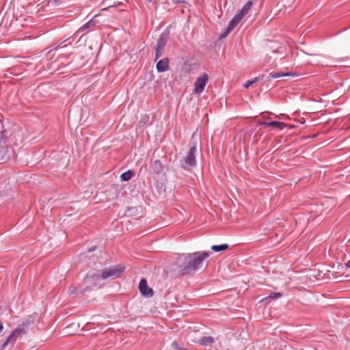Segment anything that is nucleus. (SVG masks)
Instances as JSON below:
<instances>
[{
    "label": "nucleus",
    "mask_w": 350,
    "mask_h": 350,
    "mask_svg": "<svg viewBox=\"0 0 350 350\" xmlns=\"http://www.w3.org/2000/svg\"><path fill=\"white\" fill-rule=\"evenodd\" d=\"M172 346L174 350H187L185 348H183V347H180L179 345L178 344V342H175V341L172 343Z\"/></svg>",
    "instance_id": "21"
},
{
    "label": "nucleus",
    "mask_w": 350,
    "mask_h": 350,
    "mask_svg": "<svg viewBox=\"0 0 350 350\" xmlns=\"http://www.w3.org/2000/svg\"><path fill=\"white\" fill-rule=\"evenodd\" d=\"M154 174H160L163 170V166L159 160H155L152 165Z\"/></svg>",
    "instance_id": "12"
},
{
    "label": "nucleus",
    "mask_w": 350,
    "mask_h": 350,
    "mask_svg": "<svg viewBox=\"0 0 350 350\" xmlns=\"http://www.w3.org/2000/svg\"><path fill=\"white\" fill-rule=\"evenodd\" d=\"M196 147L191 146L187 156L184 158L185 166H193L196 164L195 154L196 152Z\"/></svg>",
    "instance_id": "7"
},
{
    "label": "nucleus",
    "mask_w": 350,
    "mask_h": 350,
    "mask_svg": "<svg viewBox=\"0 0 350 350\" xmlns=\"http://www.w3.org/2000/svg\"><path fill=\"white\" fill-rule=\"evenodd\" d=\"M260 124L266 125L267 126H273L280 130L283 129L284 127V124L279 121L262 122Z\"/></svg>",
    "instance_id": "11"
},
{
    "label": "nucleus",
    "mask_w": 350,
    "mask_h": 350,
    "mask_svg": "<svg viewBox=\"0 0 350 350\" xmlns=\"http://www.w3.org/2000/svg\"><path fill=\"white\" fill-rule=\"evenodd\" d=\"M228 247V245L227 244H221L219 245H213L211 247V250L215 252H221L226 250Z\"/></svg>",
    "instance_id": "17"
},
{
    "label": "nucleus",
    "mask_w": 350,
    "mask_h": 350,
    "mask_svg": "<svg viewBox=\"0 0 350 350\" xmlns=\"http://www.w3.org/2000/svg\"><path fill=\"white\" fill-rule=\"evenodd\" d=\"M92 21H90V22H88V23H86V24L83 27V29H86V28H88V27H89V26H90V25H92Z\"/></svg>",
    "instance_id": "23"
},
{
    "label": "nucleus",
    "mask_w": 350,
    "mask_h": 350,
    "mask_svg": "<svg viewBox=\"0 0 350 350\" xmlns=\"http://www.w3.org/2000/svg\"><path fill=\"white\" fill-rule=\"evenodd\" d=\"M210 252H198L191 254H183L176 260V265L180 271L189 273L197 271L204 265L205 259L210 256Z\"/></svg>",
    "instance_id": "1"
},
{
    "label": "nucleus",
    "mask_w": 350,
    "mask_h": 350,
    "mask_svg": "<svg viewBox=\"0 0 350 350\" xmlns=\"http://www.w3.org/2000/svg\"><path fill=\"white\" fill-rule=\"evenodd\" d=\"M134 173L131 170H128L124 173H122L120 176L121 180L122 181H129L131 179L132 176H133Z\"/></svg>",
    "instance_id": "15"
},
{
    "label": "nucleus",
    "mask_w": 350,
    "mask_h": 350,
    "mask_svg": "<svg viewBox=\"0 0 350 350\" xmlns=\"http://www.w3.org/2000/svg\"><path fill=\"white\" fill-rule=\"evenodd\" d=\"M167 37H168V33H163L161 35V36H160V38H159V40H158L155 47L162 48L163 49V46L166 44V42H167Z\"/></svg>",
    "instance_id": "13"
},
{
    "label": "nucleus",
    "mask_w": 350,
    "mask_h": 350,
    "mask_svg": "<svg viewBox=\"0 0 350 350\" xmlns=\"http://www.w3.org/2000/svg\"><path fill=\"white\" fill-rule=\"evenodd\" d=\"M3 330V323L0 321V334L2 332V331Z\"/></svg>",
    "instance_id": "24"
},
{
    "label": "nucleus",
    "mask_w": 350,
    "mask_h": 350,
    "mask_svg": "<svg viewBox=\"0 0 350 350\" xmlns=\"http://www.w3.org/2000/svg\"><path fill=\"white\" fill-rule=\"evenodd\" d=\"M258 81V77H254L252 79L247 80L245 84L243 85L245 88H248L250 86H251L252 84L255 83Z\"/></svg>",
    "instance_id": "19"
},
{
    "label": "nucleus",
    "mask_w": 350,
    "mask_h": 350,
    "mask_svg": "<svg viewBox=\"0 0 350 350\" xmlns=\"http://www.w3.org/2000/svg\"><path fill=\"white\" fill-rule=\"evenodd\" d=\"M80 290H83V286H81L79 288H77L75 286H71L69 288V293L70 294H77V293H83L84 292H80Z\"/></svg>",
    "instance_id": "18"
},
{
    "label": "nucleus",
    "mask_w": 350,
    "mask_h": 350,
    "mask_svg": "<svg viewBox=\"0 0 350 350\" xmlns=\"http://www.w3.org/2000/svg\"><path fill=\"white\" fill-rule=\"evenodd\" d=\"M139 290L140 293L146 297H151L153 296V291L151 288L148 286L147 281L146 279H142L139 284Z\"/></svg>",
    "instance_id": "6"
},
{
    "label": "nucleus",
    "mask_w": 350,
    "mask_h": 350,
    "mask_svg": "<svg viewBox=\"0 0 350 350\" xmlns=\"http://www.w3.org/2000/svg\"><path fill=\"white\" fill-rule=\"evenodd\" d=\"M101 280V273L99 271H90L83 282V290H80V292H87L100 288Z\"/></svg>",
    "instance_id": "2"
},
{
    "label": "nucleus",
    "mask_w": 350,
    "mask_h": 350,
    "mask_svg": "<svg viewBox=\"0 0 350 350\" xmlns=\"http://www.w3.org/2000/svg\"><path fill=\"white\" fill-rule=\"evenodd\" d=\"M124 269V267L120 265H115L107 267L100 272L102 280H104L108 278H117L123 272Z\"/></svg>",
    "instance_id": "4"
},
{
    "label": "nucleus",
    "mask_w": 350,
    "mask_h": 350,
    "mask_svg": "<svg viewBox=\"0 0 350 350\" xmlns=\"http://www.w3.org/2000/svg\"><path fill=\"white\" fill-rule=\"evenodd\" d=\"M148 2L150 3L152 0H146Z\"/></svg>",
    "instance_id": "26"
},
{
    "label": "nucleus",
    "mask_w": 350,
    "mask_h": 350,
    "mask_svg": "<svg viewBox=\"0 0 350 350\" xmlns=\"http://www.w3.org/2000/svg\"><path fill=\"white\" fill-rule=\"evenodd\" d=\"M208 79V75L205 73L197 78L194 83V92L196 94H200L203 92L207 83Z\"/></svg>",
    "instance_id": "5"
},
{
    "label": "nucleus",
    "mask_w": 350,
    "mask_h": 350,
    "mask_svg": "<svg viewBox=\"0 0 350 350\" xmlns=\"http://www.w3.org/2000/svg\"><path fill=\"white\" fill-rule=\"evenodd\" d=\"M270 77L273 79H277L281 77H295L296 76V74L295 72H271L269 75Z\"/></svg>",
    "instance_id": "10"
},
{
    "label": "nucleus",
    "mask_w": 350,
    "mask_h": 350,
    "mask_svg": "<svg viewBox=\"0 0 350 350\" xmlns=\"http://www.w3.org/2000/svg\"><path fill=\"white\" fill-rule=\"evenodd\" d=\"M169 69V60L167 58L161 59L157 64V70L159 72L167 71Z\"/></svg>",
    "instance_id": "9"
},
{
    "label": "nucleus",
    "mask_w": 350,
    "mask_h": 350,
    "mask_svg": "<svg viewBox=\"0 0 350 350\" xmlns=\"http://www.w3.org/2000/svg\"><path fill=\"white\" fill-rule=\"evenodd\" d=\"M162 48L155 47V60H157L162 54Z\"/></svg>",
    "instance_id": "20"
},
{
    "label": "nucleus",
    "mask_w": 350,
    "mask_h": 350,
    "mask_svg": "<svg viewBox=\"0 0 350 350\" xmlns=\"http://www.w3.org/2000/svg\"><path fill=\"white\" fill-rule=\"evenodd\" d=\"M252 3L251 1H248L240 10V12L238 13L239 14H241V16L243 17L246 14H247L248 11L250 10L252 7Z\"/></svg>",
    "instance_id": "16"
},
{
    "label": "nucleus",
    "mask_w": 350,
    "mask_h": 350,
    "mask_svg": "<svg viewBox=\"0 0 350 350\" xmlns=\"http://www.w3.org/2000/svg\"><path fill=\"white\" fill-rule=\"evenodd\" d=\"M242 18L241 14L238 13L235 14L230 21L226 31L221 35V37L226 36L239 23Z\"/></svg>",
    "instance_id": "8"
},
{
    "label": "nucleus",
    "mask_w": 350,
    "mask_h": 350,
    "mask_svg": "<svg viewBox=\"0 0 350 350\" xmlns=\"http://www.w3.org/2000/svg\"><path fill=\"white\" fill-rule=\"evenodd\" d=\"M345 266L347 268H350V261H348L346 264H345Z\"/></svg>",
    "instance_id": "25"
},
{
    "label": "nucleus",
    "mask_w": 350,
    "mask_h": 350,
    "mask_svg": "<svg viewBox=\"0 0 350 350\" xmlns=\"http://www.w3.org/2000/svg\"><path fill=\"white\" fill-rule=\"evenodd\" d=\"M26 324L23 323L18 326L8 336L7 340L3 343L1 349H4L9 344H14L17 340L21 339L25 334Z\"/></svg>",
    "instance_id": "3"
},
{
    "label": "nucleus",
    "mask_w": 350,
    "mask_h": 350,
    "mask_svg": "<svg viewBox=\"0 0 350 350\" xmlns=\"http://www.w3.org/2000/svg\"><path fill=\"white\" fill-rule=\"evenodd\" d=\"M214 342V338L211 336H204L199 340V344L202 346H206Z\"/></svg>",
    "instance_id": "14"
},
{
    "label": "nucleus",
    "mask_w": 350,
    "mask_h": 350,
    "mask_svg": "<svg viewBox=\"0 0 350 350\" xmlns=\"http://www.w3.org/2000/svg\"><path fill=\"white\" fill-rule=\"evenodd\" d=\"M281 295L279 293H273L269 295V297L276 299L280 297Z\"/></svg>",
    "instance_id": "22"
}]
</instances>
